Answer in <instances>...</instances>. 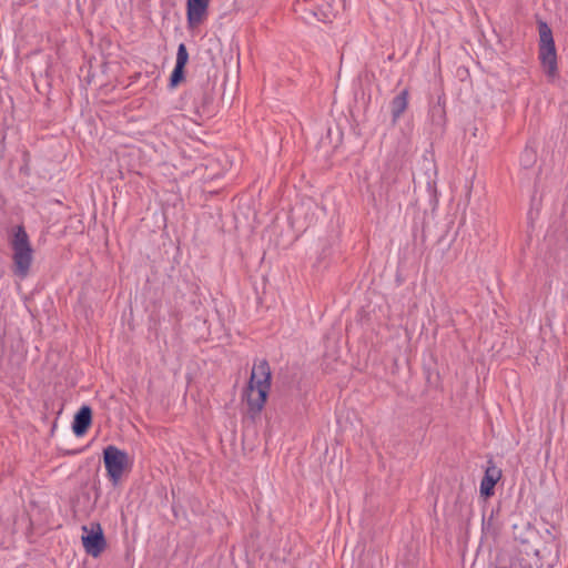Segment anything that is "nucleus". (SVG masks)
I'll return each instance as SVG.
<instances>
[{
	"instance_id": "obj_3",
	"label": "nucleus",
	"mask_w": 568,
	"mask_h": 568,
	"mask_svg": "<svg viewBox=\"0 0 568 568\" xmlns=\"http://www.w3.org/2000/svg\"><path fill=\"white\" fill-rule=\"evenodd\" d=\"M103 463L109 479L116 486L129 465L128 453L114 445H109L103 449Z\"/></svg>"
},
{
	"instance_id": "obj_4",
	"label": "nucleus",
	"mask_w": 568,
	"mask_h": 568,
	"mask_svg": "<svg viewBox=\"0 0 568 568\" xmlns=\"http://www.w3.org/2000/svg\"><path fill=\"white\" fill-rule=\"evenodd\" d=\"M82 544L88 555L97 558L106 547V540L103 529L99 523H91L89 526H82Z\"/></svg>"
},
{
	"instance_id": "obj_2",
	"label": "nucleus",
	"mask_w": 568,
	"mask_h": 568,
	"mask_svg": "<svg viewBox=\"0 0 568 568\" xmlns=\"http://www.w3.org/2000/svg\"><path fill=\"white\" fill-rule=\"evenodd\" d=\"M539 31V60L545 74L554 80L558 77L557 51L552 31L545 21H538Z\"/></svg>"
},
{
	"instance_id": "obj_1",
	"label": "nucleus",
	"mask_w": 568,
	"mask_h": 568,
	"mask_svg": "<svg viewBox=\"0 0 568 568\" xmlns=\"http://www.w3.org/2000/svg\"><path fill=\"white\" fill-rule=\"evenodd\" d=\"M10 245L13 251V274L20 278H24L28 276L33 261V250L29 241V235L22 225L16 227Z\"/></svg>"
},
{
	"instance_id": "obj_10",
	"label": "nucleus",
	"mask_w": 568,
	"mask_h": 568,
	"mask_svg": "<svg viewBox=\"0 0 568 568\" xmlns=\"http://www.w3.org/2000/svg\"><path fill=\"white\" fill-rule=\"evenodd\" d=\"M409 92L407 89L400 91L390 101L392 123L395 125L408 106Z\"/></svg>"
},
{
	"instance_id": "obj_15",
	"label": "nucleus",
	"mask_w": 568,
	"mask_h": 568,
	"mask_svg": "<svg viewBox=\"0 0 568 568\" xmlns=\"http://www.w3.org/2000/svg\"><path fill=\"white\" fill-rule=\"evenodd\" d=\"M184 69L182 67L175 65L171 77H170V87L175 88L184 80Z\"/></svg>"
},
{
	"instance_id": "obj_8",
	"label": "nucleus",
	"mask_w": 568,
	"mask_h": 568,
	"mask_svg": "<svg viewBox=\"0 0 568 568\" xmlns=\"http://www.w3.org/2000/svg\"><path fill=\"white\" fill-rule=\"evenodd\" d=\"M488 464L485 476L480 483V494L485 497H489L494 494V487L501 477V470L491 462Z\"/></svg>"
},
{
	"instance_id": "obj_14",
	"label": "nucleus",
	"mask_w": 568,
	"mask_h": 568,
	"mask_svg": "<svg viewBox=\"0 0 568 568\" xmlns=\"http://www.w3.org/2000/svg\"><path fill=\"white\" fill-rule=\"evenodd\" d=\"M189 61V52L184 43H180L176 52L175 65L185 68Z\"/></svg>"
},
{
	"instance_id": "obj_12",
	"label": "nucleus",
	"mask_w": 568,
	"mask_h": 568,
	"mask_svg": "<svg viewBox=\"0 0 568 568\" xmlns=\"http://www.w3.org/2000/svg\"><path fill=\"white\" fill-rule=\"evenodd\" d=\"M395 180L392 176H388L387 174H384L382 176V182L377 189L372 190V195L375 199L376 195L382 200L384 197L388 196L390 184L394 183Z\"/></svg>"
},
{
	"instance_id": "obj_9",
	"label": "nucleus",
	"mask_w": 568,
	"mask_h": 568,
	"mask_svg": "<svg viewBox=\"0 0 568 568\" xmlns=\"http://www.w3.org/2000/svg\"><path fill=\"white\" fill-rule=\"evenodd\" d=\"M248 383H253L256 386L271 387V369L266 359L254 364Z\"/></svg>"
},
{
	"instance_id": "obj_5",
	"label": "nucleus",
	"mask_w": 568,
	"mask_h": 568,
	"mask_svg": "<svg viewBox=\"0 0 568 568\" xmlns=\"http://www.w3.org/2000/svg\"><path fill=\"white\" fill-rule=\"evenodd\" d=\"M268 390L270 388L266 386H256L253 383H248L244 392V397L246 398L250 412L256 414L262 410L266 402Z\"/></svg>"
},
{
	"instance_id": "obj_7",
	"label": "nucleus",
	"mask_w": 568,
	"mask_h": 568,
	"mask_svg": "<svg viewBox=\"0 0 568 568\" xmlns=\"http://www.w3.org/2000/svg\"><path fill=\"white\" fill-rule=\"evenodd\" d=\"M92 424V409L88 405H83L74 415L72 422V432L75 436H83Z\"/></svg>"
},
{
	"instance_id": "obj_11",
	"label": "nucleus",
	"mask_w": 568,
	"mask_h": 568,
	"mask_svg": "<svg viewBox=\"0 0 568 568\" xmlns=\"http://www.w3.org/2000/svg\"><path fill=\"white\" fill-rule=\"evenodd\" d=\"M430 121L434 125L438 128H443L446 122V111H445V100L442 97H438V100L435 104L432 105L429 110Z\"/></svg>"
},
{
	"instance_id": "obj_6",
	"label": "nucleus",
	"mask_w": 568,
	"mask_h": 568,
	"mask_svg": "<svg viewBox=\"0 0 568 568\" xmlns=\"http://www.w3.org/2000/svg\"><path fill=\"white\" fill-rule=\"evenodd\" d=\"M211 0H186V18L191 27L203 22Z\"/></svg>"
},
{
	"instance_id": "obj_13",
	"label": "nucleus",
	"mask_w": 568,
	"mask_h": 568,
	"mask_svg": "<svg viewBox=\"0 0 568 568\" xmlns=\"http://www.w3.org/2000/svg\"><path fill=\"white\" fill-rule=\"evenodd\" d=\"M537 159L536 151L531 148H526L520 154V164L525 169L531 168Z\"/></svg>"
},
{
	"instance_id": "obj_16",
	"label": "nucleus",
	"mask_w": 568,
	"mask_h": 568,
	"mask_svg": "<svg viewBox=\"0 0 568 568\" xmlns=\"http://www.w3.org/2000/svg\"><path fill=\"white\" fill-rule=\"evenodd\" d=\"M83 496L89 500L90 499V494L89 493H84Z\"/></svg>"
}]
</instances>
